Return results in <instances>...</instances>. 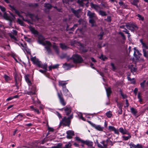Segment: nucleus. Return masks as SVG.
Listing matches in <instances>:
<instances>
[{"label": "nucleus", "mask_w": 148, "mask_h": 148, "mask_svg": "<svg viewBox=\"0 0 148 148\" xmlns=\"http://www.w3.org/2000/svg\"><path fill=\"white\" fill-rule=\"evenodd\" d=\"M34 110V112H36L38 114H39L40 113L39 110L38 109L35 108Z\"/></svg>", "instance_id": "64"}, {"label": "nucleus", "mask_w": 148, "mask_h": 148, "mask_svg": "<svg viewBox=\"0 0 148 148\" xmlns=\"http://www.w3.org/2000/svg\"><path fill=\"white\" fill-rule=\"evenodd\" d=\"M99 15L102 16H106L107 14L105 12L101 10L98 12Z\"/></svg>", "instance_id": "33"}, {"label": "nucleus", "mask_w": 148, "mask_h": 148, "mask_svg": "<svg viewBox=\"0 0 148 148\" xmlns=\"http://www.w3.org/2000/svg\"><path fill=\"white\" fill-rule=\"evenodd\" d=\"M90 6L92 8L94 9L96 11L98 12H99L101 9V7H100L99 5L94 4L92 3H90Z\"/></svg>", "instance_id": "9"}, {"label": "nucleus", "mask_w": 148, "mask_h": 148, "mask_svg": "<svg viewBox=\"0 0 148 148\" xmlns=\"http://www.w3.org/2000/svg\"><path fill=\"white\" fill-rule=\"evenodd\" d=\"M74 65L70 64H68L66 63L63 64V67L65 70H68L70 69L71 68L73 67Z\"/></svg>", "instance_id": "13"}, {"label": "nucleus", "mask_w": 148, "mask_h": 148, "mask_svg": "<svg viewBox=\"0 0 148 148\" xmlns=\"http://www.w3.org/2000/svg\"><path fill=\"white\" fill-rule=\"evenodd\" d=\"M138 90V89L137 88H135V89L134 90V93L135 94V95H136Z\"/></svg>", "instance_id": "60"}, {"label": "nucleus", "mask_w": 148, "mask_h": 148, "mask_svg": "<svg viewBox=\"0 0 148 148\" xmlns=\"http://www.w3.org/2000/svg\"><path fill=\"white\" fill-rule=\"evenodd\" d=\"M70 60H72L75 64L81 63L83 61L81 56L77 54H74L72 57L68 58L67 59L68 61H69Z\"/></svg>", "instance_id": "2"}, {"label": "nucleus", "mask_w": 148, "mask_h": 148, "mask_svg": "<svg viewBox=\"0 0 148 148\" xmlns=\"http://www.w3.org/2000/svg\"><path fill=\"white\" fill-rule=\"evenodd\" d=\"M75 140L77 141L78 142H80L82 143H83L82 141H84V140H82L80 138H79L78 137H76L75 138Z\"/></svg>", "instance_id": "46"}, {"label": "nucleus", "mask_w": 148, "mask_h": 148, "mask_svg": "<svg viewBox=\"0 0 148 148\" xmlns=\"http://www.w3.org/2000/svg\"><path fill=\"white\" fill-rule=\"evenodd\" d=\"M10 37L12 39L16 41H17V39L12 34H11L10 35Z\"/></svg>", "instance_id": "45"}, {"label": "nucleus", "mask_w": 148, "mask_h": 148, "mask_svg": "<svg viewBox=\"0 0 148 148\" xmlns=\"http://www.w3.org/2000/svg\"><path fill=\"white\" fill-rule=\"evenodd\" d=\"M106 90L107 92V95L108 96H108L110 95L111 93V89L110 88H108L106 89Z\"/></svg>", "instance_id": "36"}, {"label": "nucleus", "mask_w": 148, "mask_h": 148, "mask_svg": "<svg viewBox=\"0 0 148 148\" xmlns=\"http://www.w3.org/2000/svg\"><path fill=\"white\" fill-rule=\"evenodd\" d=\"M53 49L56 53L57 55H59V51L58 47L56 45L55 43H53Z\"/></svg>", "instance_id": "24"}, {"label": "nucleus", "mask_w": 148, "mask_h": 148, "mask_svg": "<svg viewBox=\"0 0 148 148\" xmlns=\"http://www.w3.org/2000/svg\"><path fill=\"white\" fill-rule=\"evenodd\" d=\"M71 10L72 12L77 18L79 17V14L81 11V10L80 9H79L77 10H75L73 8H72Z\"/></svg>", "instance_id": "17"}, {"label": "nucleus", "mask_w": 148, "mask_h": 148, "mask_svg": "<svg viewBox=\"0 0 148 148\" xmlns=\"http://www.w3.org/2000/svg\"><path fill=\"white\" fill-rule=\"evenodd\" d=\"M84 1L82 0H78L77 3L79 4L80 7H83L85 3H84Z\"/></svg>", "instance_id": "29"}, {"label": "nucleus", "mask_w": 148, "mask_h": 148, "mask_svg": "<svg viewBox=\"0 0 148 148\" xmlns=\"http://www.w3.org/2000/svg\"><path fill=\"white\" fill-rule=\"evenodd\" d=\"M146 82V80H144L141 83H140V86L144 90H145V83Z\"/></svg>", "instance_id": "35"}, {"label": "nucleus", "mask_w": 148, "mask_h": 148, "mask_svg": "<svg viewBox=\"0 0 148 148\" xmlns=\"http://www.w3.org/2000/svg\"><path fill=\"white\" fill-rule=\"evenodd\" d=\"M83 143L87 145L88 146L91 147L92 146L93 142L89 140L82 141Z\"/></svg>", "instance_id": "19"}, {"label": "nucleus", "mask_w": 148, "mask_h": 148, "mask_svg": "<svg viewBox=\"0 0 148 148\" xmlns=\"http://www.w3.org/2000/svg\"><path fill=\"white\" fill-rule=\"evenodd\" d=\"M138 18V19L140 20L143 21L144 19V18L143 16H142L139 14H138L136 15Z\"/></svg>", "instance_id": "40"}, {"label": "nucleus", "mask_w": 148, "mask_h": 148, "mask_svg": "<svg viewBox=\"0 0 148 148\" xmlns=\"http://www.w3.org/2000/svg\"><path fill=\"white\" fill-rule=\"evenodd\" d=\"M30 58L33 64H36L37 66L41 62V61H39L38 59L35 56L34 57L31 56Z\"/></svg>", "instance_id": "12"}, {"label": "nucleus", "mask_w": 148, "mask_h": 148, "mask_svg": "<svg viewBox=\"0 0 148 148\" xmlns=\"http://www.w3.org/2000/svg\"><path fill=\"white\" fill-rule=\"evenodd\" d=\"M129 145L130 148H136L137 147V145H136L132 142H131L129 144Z\"/></svg>", "instance_id": "38"}, {"label": "nucleus", "mask_w": 148, "mask_h": 148, "mask_svg": "<svg viewBox=\"0 0 148 148\" xmlns=\"http://www.w3.org/2000/svg\"><path fill=\"white\" fill-rule=\"evenodd\" d=\"M16 44H18L19 46H21L23 48L22 49L24 51H25L27 53L29 52L28 49L26 47V46H25L22 43H16ZM25 46H26V45H25Z\"/></svg>", "instance_id": "20"}, {"label": "nucleus", "mask_w": 148, "mask_h": 148, "mask_svg": "<svg viewBox=\"0 0 148 148\" xmlns=\"http://www.w3.org/2000/svg\"><path fill=\"white\" fill-rule=\"evenodd\" d=\"M0 9L3 12H5V8L3 7L0 5Z\"/></svg>", "instance_id": "57"}, {"label": "nucleus", "mask_w": 148, "mask_h": 148, "mask_svg": "<svg viewBox=\"0 0 148 148\" xmlns=\"http://www.w3.org/2000/svg\"><path fill=\"white\" fill-rule=\"evenodd\" d=\"M17 22L19 23V24L21 25H24V23L20 19L18 18L17 20Z\"/></svg>", "instance_id": "44"}, {"label": "nucleus", "mask_w": 148, "mask_h": 148, "mask_svg": "<svg viewBox=\"0 0 148 148\" xmlns=\"http://www.w3.org/2000/svg\"><path fill=\"white\" fill-rule=\"evenodd\" d=\"M108 141V140L107 139L106 140H103L101 141V143L103 145L98 142L97 143L98 146L100 148H107V143Z\"/></svg>", "instance_id": "7"}, {"label": "nucleus", "mask_w": 148, "mask_h": 148, "mask_svg": "<svg viewBox=\"0 0 148 148\" xmlns=\"http://www.w3.org/2000/svg\"><path fill=\"white\" fill-rule=\"evenodd\" d=\"M13 99H14V97H10L6 99V101H9L12 100Z\"/></svg>", "instance_id": "61"}, {"label": "nucleus", "mask_w": 148, "mask_h": 148, "mask_svg": "<svg viewBox=\"0 0 148 148\" xmlns=\"http://www.w3.org/2000/svg\"><path fill=\"white\" fill-rule=\"evenodd\" d=\"M30 18L32 20H33V18L34 16V15L32 14H28Z\"/></svg>", "instance_id": "54"}, {"label": "nucleus", "mask_w": 148, "mask_h": 148, "mask_svg": "<svg viewBox=\"0 0 148 148\" xmlns=\"http://www.w3.org/2000/svg\"><path fill=\"white\" fill-rule=\"evenodd\" d=\"M93 127H94L95 129L99 131H102L103 127H101L100 125H97L95 124H93Z\"/></svg>", "instance_id": "22"}, {"label": "nucleus", "mask_w": 148, "mask_h": 148, "mask_svg": "<svg viewBox=\"0 0 148 148\" xmlns=\"http://www.w3.org/2000/svg\"><path fill=\"white\" fill-rule=\"evenodd\" d=\"M117 106L119 109V110H122L123 105L121 103H117Z\"/></svg>", "instance_id": "41"}, {"label": "nucleus", "mask_w": 148, "mask_h": 148, "mask_svg": "<svg viewBox=\"0 0 148 148\" xmlns=\"http://www.w3.org/2000/svg\"><path fill=\"white\" fill-rule=\"evenodd\" d=\"M21 18H22L23 21H25L27 22L29 24H32V23L29 20H28L27 19H25L23 16H21Z\"/></svg>", "instance_id": "42"}, {"label": "nucleus", "mask_w": 148, "mask_h": 148, "mask_svg": "<svg viewBox=\"0 0 148 148\" xmlns=\"http://www.w3.org/2000/svg\"><path fill=\"white\" fill-rule=\"evenodd\" d=\"M108 129L110 131L114 132V133L115 134H119L118 130L116 129V128L113 126H109L108 127Z\"/></svg>", "instance_id": "16"}, {"label": "nucleus", "mask_w": 148, "mask_h": 148, "mask_svg": "<svg viewBox=\"0 0 148 148\" xmlns=\"http://www.w3.org/2000/svg\"><path fill=\"white\" fill-rule=\"evenodd\" d=\"M139 0H133L132 2H131V4L135 6L137 8L138 7V3L139 2Z\"/></svg>", "instance_id": "31"}, {"label": "nucleus", "mask_w": 148, "mask_h": 148, "mask_svg": "<svg viewBox=\"0 0 148 148\" xmlns=\"http://www.w3.org/2000/svg\"><path fill=\"white\" fill-rule=\"evenodd\" d=\"M60 47L63 49H66L67 48V47L65 44L60 43Z\"/></svg>", "instance_id": "37"}, {"label": "nucleus", "mask_w": 148, "mask_h": 148, "mask_svg": "<svg viewBox=\"0 0 148 148\" xmlns=\"http://www.w3.org/2000/svg\"><path fill=\"white\" fill-rule=\"evenodd\" d=\"M23 115L21 114H19L14 118V119H17L18 121H21L23 119Z\"/></svg>", "instance_id": "26"}, {"label": "nucleus", "mask_w": 148, "mask_h": 148, "mask_svg": "<svg viewBox=\"0 0 148 148\" xmlns=\"http://www.w3.org/2000/svg\"><path fill=\"white\" fill-rule=\"evenodd\" d=\"M87 15L90 18L89 22L91 24V26H95L96 25L95 23V21L94 19V18H96L95 14L94 12H92L88 10Z\"/></svg>", "instance_id": "3"}, {"label": "nucleus", "mask_w": 148, "mask_h": 148, "mask_svg": "<svg viewBox=\"0 0 148 148\" xmlns=\"http://www.w3.org/2000/svg\"><path fill=\"white\" fill-rule=\"evenodd\" d=\"M106 116L109 118H110L112 115L111 111H109L106 113Z\"/></svg>", "instance_id": "34"}, {"label": "nucleus", "mask_w": 148, "mask_h": 148, "mask_svg": "<svg viewBox=\"0 0 148 148\" xmlns=\"http://www.w3.org/2000/svg\"><path fill=\"white\" fill-rule=\"evenodd\" d=\"M56 115L58 116L59 119L62 118V116L61 114L58 112H56Z\"/></svg>", "instance_id": "50"}, {"label": "nucleus", "mask_w": 148, "mask_h": 148, "mask_svg": "<svg viewBox=\"0 0 148 148\" xmlns=\"http://www.w3.org/2000/svg\"><path fill=\"white\" fill-rule=\"evenodd\" d=\"M127 134L128 135V136H122V137L124 138V140L125 141L131 138V136L129 132H128V134Z\"/></svg>", "instance_id": "30"}, {"label": "nucleus", "mask_w": 148, "mask_h": 148, "mask_svg": "<svg viewBox=\"0 0 148 148\" xmlns=\"http://www.w3.org/2000/svg\"><path fill=\"white\" fill-rule=\"evenodd\" d=\"M64 112L67 116L71 114L72 112V108L70 106H66L64 107Z\"/></svg>", "instance_id": "11"}, {"label": "nucleus", "mask_w": 148, "mask_h": 148, "mask_svg": "<svg viewBox=\"0 0 148 148\" xmlns=\"http://www.w3.org/2000/svg\"><path fill=\"white\" fill-rule=\"evenodd\" d=\"M119 132L123 134H128L129 132L125 128L123 129L122 127H120L119 129Z\"/></svg>", "instance_id": "23"}, {"label": "nucleus", "mask_w": 148, "mask_h": 148, "mask_svg": "<svg viewBox=\"0 0 148 148\" xmlns=\"http://www.w3.org/2000/svg\"><path fill=\"white\" fill-rule=\"evenodd\" d=\"M143 53L144 56L148 59V53H147L146 51L143 52Z\"/></svg>", "instance_id": "48"}, {"label": "nucleus", "mask_w": 148, "mask_h": 148, "mask_svg": "<svg viewBox=\"0 0 148 148\" xmlns=\"http://www.w3.org/2000/svg\"><path fill=\"white\" fill-rule=\"evenodd\" d=\"M30 75L29 74L26 75L25 76V79L29 86L28 90L26 91V94L32 96L35 95L36 87L33 84L32 82L30 80Z\"/></svg>", "instance_id": "1"}, {"label": "nucleus", "mask_w": 148, "mask_h": 148, "mask_svg": "<svg viewBox=\"0 0 148 148\" xmlns=\"http://www.w3.org/2000/svg\"><path fill=\"white\" fill-rule=\"evenodd\" d=\"M59 66V64H55V65L53 66H52V68L53 69H55L56 68H58Z\"/></svg>", "instance_id": "56"}, {"label": "nucleus", "mask_w": 148, "mask_h": 148, "mask_svg": "<svg viewBox=\"0 0 148 148\" xmlns=\"http://www.w3.org/2000/svg\"><path fill=\"white\" fill-rule=\"evenodd\" d=\"M104 34V33L103 32H100L99 35H98V37L100 36V38H99L100 40H101L102 39L103 36Z\"/></svg>", "instance_id": "43"}, {"label": "nucleus", "mask_w": 148, "mask_h": 148, "mask_svg": "<svg viewBox=\"0 0 148 148\" xmlns=\"http://www.w3.org/2000/svg\"><path fill=\"white\" fill-rule=\"evenodd\" d=\"M140 41L142 45L143 52L146 51V49H148V45L145 43L143 42L142 39H140Z\"/></svg>", "instance_id": "15"}, {"label": "nucleus", "mask_w": 148, "mask_h": 148, "mask_svg": "<svg viewBox=\"0 0 148 148\" xmlns=\"http://www.w3.org/2000/svg\"><path fill=\"white\" fill-rule=\"evenodd\" d=\"M13 34L15 36H16L17 34V31L15 30H12Z\"/></svg>", "instance_id": "59"}, {"label": "nucleus", "mask_w": 148, "mask_h": 148, "mask_svg": "<svg viewBox=\"0 0 148 148\" xmlns=\"http://www.w3.org/2000/svg\"><path fill=\"white\" fill-rule=\"evenodd\" d=\"M121 94L123 99H125L126 97V95L123 94L121 91Z\"/></svg>", "instance_id": "63"}, {"label": "nucleus", "mask_w": 148, "mask_h": 148, "mask_svg": "<svg viewBox=\"0 0 148 148\" xmlns=\"http://www.w3.org/2000/svg\"><path fill=\"white\" fill-rule=\"evenodd\" d=\"M66 138H68L71 139L72 136L74 135V132L73 131L69 130L67 131L66 132Z\"/></svg>", "instance_id": "18"}, {"label": "nucleus", "mask_w": 148, "mask_h": 148, "mask_svg": "<svg viewBox=\"0 0 148 148\" xmlns=\"http://www.w3.org/2000/svg\"><path fill=\"white\" fill-rule=\"evenodd\" d=\"M38 66L39 67L42 68L44 70H45V71H47V64H42L41 62Z\"/></svg>", "instance_id": "21"}, {"label": "nucleus", "mask_w": 148, "mask_h": 148, "mask_svg": "<svg viewBox=\"0 0 148 148\" xmlns=\"http://www.w3.org/2000/svg\"><path fill=\"white\" fill-rule=\"evenodd\" d=\"M123 32H125L126 34H129V31L126 29H125V30H123Z\"/></svg>", "instance_id": "62"}, {"label": "nucleus", "mask_w": 148, "mask_h": 148, "mask_svg": "<svg viewBox=\"0 0 148 148\" xmlns=\"http://www.w3.org/2000/svg\"><path fill=\"white\" fill-rule=\"evenodd\" d=\"M73 118V114L72 113L68 118L64 116L61 121L60 123L64 125L69 126L71 123L70 120Z\"/></svg>", "instance_id": "4"}, {"label": "nucleus", "mask_w": 148, "mask_h": 148, "mask_svg": "<svg viewBox=\"0 0 148 148\" xmlns=\"http://www.w3.org/2000/svg\"><path fill=\"white\" fill-rule=\"evenodd\" d=\"M4 18L7 20H10V17L9 16H8L6 14H4Z\"/></svg>", "instance_id": "47"}, {"label": "nucleus", "mask_w": 148, "mask_h": 148, "mask_svg": "<svg viewBox=\"0 0 148 148\" xmlns=\"http://www.w3.org/2000/svg\"><path fill=\"white\" fill-rule=\"evenodd\" d=\"M125 26L127 29L132 32L134 31L135 28L138 29V28L137 25L134 23H126Z\"/></svg>", "instance_id": "5"}, {"label": "nucleus", "mask_w": 148, "mask_h": 148, "mask_svg": "<svg viewBox=\"0 0 148 148\" xmlns=\"http://www.w3.org/2000/svg\"><path fill=\"white\" fill-rule=\"evenodd\" d=\"M143 147L141 144H137L136 148H143Z\"/></svg>", "instance_id": "55"}, {"label": "nucleus", "mask_w": 148, "mask_h": 148, "mask_svg": "<svg viewBox=\"0 0 148 148\" xmlns=\"http://www.w3.org/2000/svg\"><path fill=\"white\" fill-rule=\"evenodd\" d=\"M57 94L60 103L63 106H65L66 104V102L65 101L62 92H61L60 93L58 92Z\"/></svg>", "instance_id": "6"}, {"label": "nucleus", "mask_w": 148, "mask_h": 148, "mask_svg": "<svg viewBox=\"0 0 148 148\" xmlns=\"http://www.w3.org/2000/svg\"><path fill=\"white\" fill-rule=\"evenodd\" d=\"M45 7L49 10L52 7L51 5L48 3H45Z\"/></svg>", "instance_id": "32"}, {"label": "nucleus", "mask_w": 148, "mask_h": 148, "mask_svg": "<svg viewBox=\"0 0 148 148\" xmlns=\"http://www.w3.org/2000/svg\"><path fill=\"white\" fill-rule=\"evenodd\" d=\"M46 44L45 45V48L48 52L49 54H51L52 53L51 51L50 48V47L51 46V43L49 41H46Z\"/></svg>", "instance_id": "10"}, {"label": "nucleus", "mask_w": 148, "mask_h": 148, "mask_svg": "<svg viewBox=\"0 0 148 148\" xmlns=\"http://www.w3.org/2000/svg\"><path fill=\"white\" fill-rule=\"evenodd\" d=\"M130 111L132 114L134 116L136 115V114L138 112L137 110L133 107H131L130 108Z\"/></svg>", "instance_id": "27"}, {"label": "nucleus", "mask_w": 148, "mask_h": 148, "mask_svg": "<svg viewBox=\"0 0 148 148\" xmlns=\"http://www.w3.org/2000/svg\"><path fill=\"white\" fill-rule=\"evenodd\" d=\"M29 29L32 33L34 34H38V31L35 29V28L31 26L29 27Z\"/></svg>", "instance_id": "25"}, {"label": "nucleus", "mask_w": 148, "mask_h": 148, "mask_svg": "<svg viewBox=\"0 0 148 148\" xmlns=\"http://www.w3.org/2000/svg\"><path fill=\"white\" fill-rule=\"evenodd\" d=\"M15 13L16 14H17L18 16L20 17H21V16H21L20 15V13H19V12L16 9H15L14 11Z\"/></svg>", "instance_id": "53"}, {"label": "nucleus", "mask_w": 148, "mask_h": 148, "mask_svg": "<svg viewBox=\"0 0 148 148\" xmlns=\"http://www.w3.org/2000/svg\"><path fill=\"white\" fill-rule=\"evenodd\" d=\"M67 83L63 81H59V85L61 86L62 88L64 87H66V85L67 84Z\"/></svg>", "instance_id": "28"}, {"label": "nucleus", "mask_w": 148, "mask_h": 148, "mask_svg": "<svg viewBox=\"0 0 148 148\" xmlns=\"http://www.w3.org/2000/svg\"><path fill=\"white\" fill-rule=\"evenodd\" d=\"M45 40V39L44 37L40 35L38 37V42L40 44L42 45L43 46L45 45L47 41L44 42Z\"/></svg>", "instance_id": "8"}, {"label": "nucleus", "mask_w": 148, "mask_h": 148, "mask_svg": "<svg viewBox=\"0 0 148 148\" xmlns=\"http://www.w3.org/2000/svg\"><path fill=\"white\" fill-rule=\"evenodd\" d=\"M105 20L107 22H110L111 21V17L110 16H108L107 18L105 19Z\"/></svg>", "instance_id": "49"}, {"label": "nucleus", "mask_w": 148, "mask_h": 148, "mask_svg": "<svg viewBox=\"0 0 148 148\" xmlns=\"http://www.w3.org/2000/svg\"><path fill=\"white\" fill-rule=\"evenodd\" d=\"M128 80L131 82V83L132 84H134L136 83V82L135 81L134 79V78L131 79L130 78V77H128Z\"/></svg>", "instance_id": "39"}, {"label": "nucleus", "mask_w": 148, "mask_h": 148, "mask_svg": "<svg viewBox=\"0 0 148 148\" xmlns=\"http://www.w3.org/2000/svg\"><path fill=\"white\" fill-rule=\"evenodd\" d=\"M119 34L121 35V36L122 37L123 39H125V37L124 36V34L123 33H122L121 32H119Z\"/></svg>", "instance_id": "58"}, {"label": "nucleus", "mask_w": 148, "mask_h": 148, "mask_svg": "<svg viewBox=\"0 0 148 148\" xmlns=\"http://www.w3.org/2000/svg\"><path fill=\"white\" fill-rule=\"evenodd\" d=\"M4 77L6 80L8 81L10 80V77L7 75H4Z\"/></svg>", "instance_id": "52"}, {"label": "nucleus", "mask_w": 148, "mask_h": 148, "mask_svg": "<svg viewBox=\"0 0 148 148\" xmlns=\"http://www.w3.org/2000/svg\"><path fill=\"white\" fill-rule=\"evenodd\" d=\"M99 58L103 60V61L105 60L106 59V57H104L103 55H101L100 57Z\"/></svg>", "instance_id": "51"}, {"label": "nucleus", "mask_w": 148, "mask_h": 148, "mask_svg": "<svg viewBox=\"0 0 148 148\" xmlns=\"http://www.w3.org/2000/svg\"><path fill=\"white\" fill-rule=\"evenodd\" d=\"M62 91L64 93V95L66 96L71 97L72 95L71 94L69 90L66 88V87H64L62 88Z\"/></svg>", "instance_id": "14"}]
</instances>
